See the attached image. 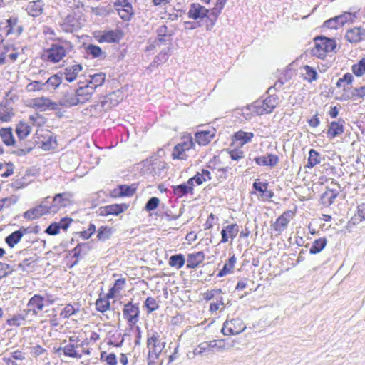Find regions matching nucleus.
<instances>
[{"instance_id":"f257e3e1","label":"nucleus","mask_w":365,"mask_h":365,"mask_svg":"<svg viewBox=\"0 0 365 365\" xmlns=\"http://www.w3.org/2000/svg\"><path fill=\"white\" fill-rule=\"evenodd\" d=\"M165 346V341H161L160 334L156 331L148 332L147 336V347L148 349V364L161 365L163 359L160 356Z\"/></svg>"},{"instance_id":"f03ea898","label":"nucleus","mask_w":365,"mask_h":365,"mask_svg":"<svg viewBox=\"0 0 365 365\" xmlns=\"http://www.w3.org/2000/svg\"><path fill=\"white\" fill-rule=\"evenodd\" d=\"M72 48L69 41L60 40L45 51V59L53 63H58L71 51Z\"/></svg>"},{"instance_id":"7ed1b4c3","label":"nucleus","mask_w":365,"mask_h":365,"mask_svg":"<svg viewBox=\"0 0 365 365\" xmlns=\"http://www.w3.org/2000/svg\"><path fill=\"white\" fill-rule=\"evenodd\" d=\"M279 103L277 96H269L264 100H257L249 106V109L257 115L270 113Z\"/></svg>"},{"instance_id":"20e7f679","label":"nucleus","mask_w":365,"mask_h":365,"mask_svg":"<svg viewBox=\"0 0 365 365\" xmlns=\"http://www.w3.org/2000/svg\"><path fill=\"white\" fill-rule=\"evenodd\" d=\"M314 44L315 46L312 51L313 55L322 59L326 57L327 53L334 51L336 47L334 39L322 36L314 38Z\"/></svg>"},{"instance_id":"39448f33","label":"nucleus","mask_w":365,"mask_h":365,"mask_svg":"<svg viewBox=\"0 0 365 365\" xmlns=\"http://www.w3.org/2000/svg\"><path fill=\"white\" fill-rule=\"evenodd\" d=\"M188 17L194 20H202L207 19L210 21V25H207V30H210L214 26L216 21H212L211 16H212V10L210 11L205 6L199 4H192L190 6Z\"/></svg>"},{"instance_id":"423d86ee","label":"nucleus","mask_w":365,"mask_h":365,"mask_svg":"<svg viewBox=\"0 0 365 365\" xmlns=\"http://www.w3.org/2000/svg\"><path fill=\"white\" fill-rule=\"evenodd\" d=\"M49 198L50 197L44 198V200L38 206L25 212L24 217L29 220H34L36 218L40 217L43 215L53 213V212H51V207L50 205H48Z\"/></svg>"},{"instance_id":"0eeeda50","label":"nucleus","mask_w":365,"mask_h":365,"mask_svg":"<svg viewBox=\"0 0 365 365\" xmlns=\"http://www.w3.org/2000/svg\"><path fill=\"white\" fill-rule=\"evenodd\" d=\"M246 329V326L243 324L240 319H233L226 320L222 329V333L224 335H236L239 334Z\"/></svg>"},{"instance_id":"6e6552de","label":"nucleus","mask_w":365,"mask_h":365,"mask_svg":"<svg viewBox=\"0 0 365 365\" xmlns=\"http://www.w3.org/2000/svg\"><path fill=\"white\" fill-rule=\"evenodd\" d=\"M73 195L71 192H63L56 194L53 198L52 203L50 205L51 212L56 213L61 207H64L71 203Z\"/></svg>"},{"instance_id":"1a4fd4ad","label":"nucleus","mask_w":365,"mask_h":365,"mask_svg":"<svg viewBox=\"0 0 365 365\" xmlns=\"http://www.w3.org/2000/svg\"><path fill=\"white\" fill-rule=\"evenodd\" d=\"M114 7L124 21H129L134 14L133 9L128 0H117Z\"/></svg>"},{"instance_id":"9d476101","label":"nucleus","mask_w":365,"mask_h":365,"mask_svg":"<svg viewBox=\"0 0 365 365\" xmlns=\"http://www.w3.org/2000/svg\"><path fill=\"white\" fill-rule=\"evenodd\" d=\"M294 217V212L291 210H287L283 212L272 225V229L277 232V235H280L284 232L288 225V223Z\"/></svg>"},{"instance_id":"9b49d317","label":"nucleus","mask_w":365,"mask_h":365,"mask_svg":"<svg viewBox=\"0 0 365 365\" xmlns=\"http://www.w3.org/2000/svg\"><path fill=\"white\" fill-rule=\"evenodd\" d=\"M139 313V308L136 304H133L131 302H129L124 306L123 316L131 326L138 322Z\"/></svg>"},{"instance_id":"f8f14e48","label":"nucleus","mask_w":365,"mask_h":365,"mask_svg":"<svg viewBox=\"0 0 365 365\" xmlns=\"http://www.w3.org/2000/svg\"><path fill=\"white\" fill-rule=\"evenodd\" d=\"M77 347L78 345L68 344L67 340H63L61 342V346L55 350V353L60 354L62 352L66 356L81 359L82 355L76 350Z\"/></svg>"},{"instance_id":"ddd939ff","label":"nucleus","mask_w":365,"mask_h":365,"mask_svg":"<svg viewBox=\"0 0 365 365\" xmlns=\"http://www.w3.org/2000/svg\"><path fill=\"white\" fill-rule=\"evenodd\" d=\"M127 209L125 204H113L108 206L101 207L97 213L100 216H108L110 215H118Z\"/></svg>"},{"instance_id":"4468645a","label":"nucleus","mask_w":365,"mask_h":365,"mask_svg":"<svg viewBox=\"0 0 365 365\" xmlns=\"http://www.w3.org/2000/svg\"><path fill=\"white\" fill-rule=\"evenodd\" d=\"M78 104H84L89 101L94 93V87L91 85L81 86L76 90Z\"/></svg>"},{"instance_id":"2eb2a0df","label":"nucleus","mask_w":365,"mask_h":365,"mask_svg":"<svg viewBox=\"0 0 365 365\" xmlns=\"http://www.w3.org/2000/svg\"><path fill=\"white\" fill-rule=\"evenodd\" d=\"M31 106L41 111L46 110L48 108L55 109L57 104L52 102L51 99L46 97L36 98L31 100Z\"/></svg>"},{"instance_id":"dca6fc26","label":"nucleus","mask_w":365,"mask_h":365,"mask_svg":"<svg viewBox=\"0 0 365 365\" xmlns=\"http://www.w3.org/2000/svg\"><path fill=\"white\" fill-rule=\"evenodd\" d=\"M239 232V226L237 224H232L227 226H225L222 231V239L220 242L226 243L228 242L229 237L233 240L236 237Z\"/></svg>"},{"instance_id":"f3484780","label":"nucleus","mask_w":365,"mask_h":365,"mask_svg":"<svg viewBox=\"0 0 365 365\" xmlns=\"http://www.w3.org/2000/svg\"><path fill=\"white\" fill-rule=\"evenodd\" d=\"M43 298L39 295H34L28 303V309L24 310V312H26L28 314L32 312L33 314L36 315L39 311L43 309Z\"/></svg>"},{"instance_id":"a211bd4d","label":"nucleus","mask_w":365,"mask_h":365,"mask_svg":"<svg viewBox=\"0 0 365 365\" xmlns=\"http://www.w3.org/2000/svg\"><path fill=\"white\" fill-rule=\"evenodd\" d=\"M215 135V130L214 128L198 131L195 133V140L200 145H206L212 140Z\"/></svg>"},{"instance_id":"6ab92c4d","label":"nucleus","mask_w":365,"mask_h":365,"mask_svg":"<svg viewBox=\"0 0 365 365\" xmlns=\"http://www.w3.org/2000/svg\"><path fill=\"white\" fill-rule=\"evenodd\" d=\"M258 165L274 167L279 161V157L274 154H268L267 156H259L255 158Z\"/></svg>"},{"instance_id":"aec40b11","label":"nucleus","mask_w":365,"mask_h":365,"mask_svg":"<svg viewBox=\"0 0 365 365\" xmlns=\"http://www.w3.org/2000/svg\"><path fill=\"white\" fill-rule=\"evenodd\" d=\"M82 70V66L81 64H73L71 66H67L64 69V72L61 75H64L65 78L68 82H72L75 81L78 76L79 73Z\"/></svg>"},{"instance_id":"412c9836","label":"nucleus","mask_w":365,"mask_h":365,"mask_svg":"<svg viewBox=\"0 0 365 365\" xmlns=\"http://www.w3.org/2000/svg\"><path fill=\"white\" fill-rule=\"evenodd\" d=\"M205 259V254L203 252H197L188 255L187 259V267L188 268H196Z\"/></svg>"},{"instance_id":"4be33fe9","label":"nucleus","mask_w":365,"mask_h":365,"mask_svg":"<svg viewBox=\"0 0 365 365\" xmlns=\"http://www.w3.org/2000/svg\"><path fill=\"white\" fill-rule=\"evenodd\" d=\"M365 36V31L360 27H355L349 30L346 34V38L351 43L359 42Z\"/></svg>"},{"instance_id":"5701e85b","label":"nucleus","mask_w":365,"mask_h":365,"mask_svg":"<svg viewBox=\"0 0 365 365\" xmlns=\"http://www.w3.org/2000/svg\"><path fill=\"white\" fill-rule=\"evenodd\" d=\"M60 104L64 107H71L78 105L76 91L65 93L60 100Z\"/></svg>"},{"instance_id":"b1692460","label":"nucleus","mask_w":365,"mask_h":365,"mask_svg":"<svg viewBox=\"0 0 365 365\" xmlns=\"http://www.w3.org/2000/svg\"><path fill=\"white\" fill-rule=\"evenodd\" d=\"M343 120L337 122H331L327 132V135L330 138H334L341 135L344 133Z\"/></svg>"},{"instance_id":"393cba45","label":"nucleus","mask_w":365,"mask_h":365,"mask_svg":"<svg viewBox=\"0 0 365 365\" xmlns=\"http://www.w3.org/2000/svg\"><path fill=\"white\" fill-rule=\"evenodd\" d=\"M43 3L41 0L30 2L26 8L28 14L32 16H38L42 14Z\"/></svg>"},{"instance_id":"a878e982","label":"nucleus","mask_w":365,"mask_h":365,"mask_svg":"<svg viewBox=\"0 0 365 365\" xmlns=\"http://www.w3.org/2000/svg\"><path fill=\"white\" fill-rule=\"evenodd\" d=\"M301 69L302 71V75L304 80L312 83L317 79L318 75L314 68L308 65H305L302 66Z\"/></svg>"},{"instance_id":"bb28decb","label":"nucleus","mask_w":365,"mask_h":365,"mask_svg":"<svg viewBox=\"0 0 365 365\" xmlns=\"http://www.w3.org/2000/svg\"><path fill=\"white\" fill-rule=\"evenodd\" d=\"M254 137V134L251 132H245L239 130L234 135V139L238 142L239 145H243L252 140Z\"/></svg>"},{"instance_id":"cd10ccee","label":"nucleus","mask_w":365,"mask_h":365,"mask_svg":"<svg viewBox=\"0 0 365 365\" xmlns=\"http://www.w3.org/2000/svg\"><path fill=\"white\" fill-rule=\"evenodd\" d=\"M14 113L11 107L6 105V103L0 104V121L8 122L11 120Z\"/></svg>"},{"instance_id":"c85d7f7f","label":"nucleus","mask_w":365,"mask_h":365,"mask_svg":"<svg viewBox=\"0 0 365 365\" xmlns=\"http://www.w3.org/2000/svg\"><path fill=\"white\" fill-rule=\"evenodd\" d=\"M121 36L120 33L116 31H109L105 32L100 38V41H105L107 43L117 42L120 39Z\"/></svg>"},{"instance_id":"c756f323","label":"nucleus","mask_w":365,"mask_h":365,"mask_svg":"<svg viewBox=\"0 0 365 365\" xmlns=\"http://www.w3.org/2000/svg\"><path fill=\"white\" fill-rule=\"evenodd\" d=\"M23 235L24 232L21 230H16L6 237V242L10 247H14L21 240Z\"/></svg>"},{"instance_id":"7c9ffc66","label":"nucleus","mask_w":365,"mask_h":365,"mask_svg":"<svg viewBox=\"0 0 365 365\" xmlns=\"http://www.w3.org/2000/svg\"><path fill=\"white\" fill-rule=\"evenodd\" d=\"M0 136L6 145H12L14 138L11 128H2L0 130Z\"/></svg>"},{"instance_id":"2f4dec72","label":"nucleus","mask_w":365,"mask_h":365,"mask_svg":"<svg viewBox=\"0 0 365 365\" xmlns=\"http://www.w3.org/2000/svg\"><path fill=\"white\" fill-rule=\"evenodd\" d=\"M27 314L28 313L24 311L21 314H15L7 320V324L9 326H21L25 321Z\"/></svg>"},{"instance_id":"473e14b6","label":"nucleus","mask_w":365,"mask_h":365,"mask_svg":"<svg viewBox=\"0 0 365 365\" xmlns=\"http://www.w3.org/2000/svg\"><path fill=\"white\" fill-rule=\"evenodd\" d=\"M235 341H232L231 344L226 345L224 342V340H212L210 341V346L211 349L216 348L218 351H222L224 350H227L230 348L234 347Z\"/></svg>"},{"instance_id":"72a5a7b5","label":"nucleus","mask_w":365,"mask_h":365,"mask_svg":"<svg viewBox=\"0 0 365 365\" xmlns=\"http://www.w3.org/2000/svg\"><path fill=\"white\" fill-rule=\"evenodd\" d=\"M185 257L182 254L172 255L169 259V265L180 269L185 264Z\"/></svg>"},{"instance_id":"f704fd0d","label":"nucleus","mask_w":365,"mask_h":365,"mask_svg":"<svg viewBox=\"0 0 365 365\" xmlns=\"http://www.w3.org/2000/svg\"><path fill=\"white\" fill-rule=\"evenodd\" d=\"M327 240L326 238H319L313 242V244L309 249L311 254H317L320 252L326 246Z\"/></svg>"},{"instance_id":"c9c22d12","label":"nucleus","mask_w":365,"mask_h":365,"mask_svg":"<svg viewBox=\"0 0 365 365\" xmlns=\"http://www.w3.org/2000/svg\"><path fill=\"white\" fill-rule=\"evenodd\" d=\"M320 163V155L314 149H311L309 152L308 162L306 165L308 168H312Z\"/></svg>"},{"instance_id":"e433bc0d","label":"nucleus","mask_w":365,"mask_h":365,"mask_svg":"<svg viewBox=\"0 0 365 365\" xmlns=\"http://www.w3.org/2000/svg\"><path fill=\"white\" fill-rule=\"evenodd\" d=\"M193 179H195V182L200 185L204 182L211 180L210 172L206 169H202L201 173H197V174L193 177Z\"/></svg>"},{"instance_id":"4c0bfd02","label":"nucleus","mask_w":365,"mask_h":365,"mask_svg":"<svg viewBox=\"0 0 365 365\" xmlns=\"http://www.w3.org/2000/svg\"><path fill=\"white\" fill-rule=\"evenodd\" d=\"M193 188L191 186H188L187 184H180L173 187V192L175 195L180 197L185 194L192 192Z\"/></svg>"},{"instance_id":"58836bf2","label":"nucleus","mask_w":365,"mask_h":365,"mask_svg":"<svg viewBox=\"0 0 365 365\" xmlns=\"http://www.w3.org/2000/svg\"><path fill=\"white\" fill-rule=\"evenodd\" d=\"M211 347L210 346V341H204L200 343L197 347H195L192 353V356L202 355L205 353L211 351Z\"/></svg>"},{"instance_id":"ea45409f","label":"nucleus","mask_w":365,"mask_h":365,"mask_svg":"<svg viewBox=\"0 0 365 365\" xmlns=\"http://www.w3.org/2000/svg\"><path fill=\"white\" fill-rule=\"evenodd\" d=\"M31 132V128L24 123H20L17 125L16 133L20 139L25 138Z\"/></svg>"},{"instance_id":"a19ab883","label":"nucleus","mask_w":365,"mask_h":365,"mask_svg":"<svg viewBox=\"0 0 365 365\" xmlns=\"http://www.w3.org/2000/svg\"><path fill=\"white\" fill-rule=\"evenodd\" d=\"M80 311L79 306L75 307L72 304H66L64 309L61 312L60 315L64 319L69 318L71 316L76 314Z\"/></svg>"},{"instance_id":"79ce46f5","label":"nucleus","mask_w":365,"mask_h":365,"mask_svg":"<svg viewBox=\"0 0 365 365\" xmlns=\"http://www.w3.org/2000/svg\"><path fill=\"white\" fill-rule=\"evenodd\" d=\"M91 79L87 85H91L94 87V90L101 86L105 81V74L103 73H96L91 76Z\"/></svg>"},{"instance_id":"37998d69","label":"nucleus","mask_w":365,"mask_h":365,"mask_svg":"<svg viewBox=\"0 0 365 365\" xmlns=\"http://www.w3.org/2000/svg\"><path fill=\"white\" fill-rule=\"evenodd\" d=\"M61 83V77L59 74H55L51 76L43 84L47 86L48 88L56 89Z\"/></svg>"},{"instance_id":"c03bdc74","label":"nucleus","mask_w":365,"mask_h":365,"mask_svg":"<svg viewBox=\"0 0 365 365\" xmlns=\"http://www.w3.org/2000/svg\"><path fill=\"white\" fill-rule=\"evenodd\" d=\"M136 190V187L135 185H123L119 186L118 187V193L119 196H131L134 194Z\"/></svg>"},{"instance_id":"a18cd8bd","label":"nucleus","mask_w":365,"mask_h":365,"mask_svg":"<svg viewBox=\"0 0 365 365\" xmlns=\"http://www.w3.org/2000/svg\"><path fill=\"white\" fill-rule=\"evenodd\" d=\"M112 235V229L108 227L101 226L98 231L97 237L98 240L106 241L108 240Z\"/></svg>"},{"instance_id":"49530a36","label":"nucleus","mask_w":365,"mask_h":365,"mask_svg":"<svg viewBox=\"0 0 365 365\" xmlns=\"http://www.w3.org/2000/svg\"><path fill=\"white\" fill-rule=\"evenodd\" d=\"M177 145L182 147L186 152L190 150L194 146L192 136L190 135L183 136L181 142L177 144Z\"/></svg>"},{"instance_id":"de8ad7c7","label":"nucleus","mask_w":365,"mask_h":365,"mask_svg":"<svg viewBox=\"0 0 365 365\" xmlns=\"http://www.w3.org/2000/svg\"><path fill=\"white\" fill-rule=\"evenodd\" d=\"M351 70L356 76H361L365 73V58L361 59L358 63L352 66Z\"/></svg>"},{"instance_id":"09e8293b","label":"nucleus","mask_w":365,"mask_h":365,"mask_svg":"<svg viewBox=\"0 0 365 365\" xmlns=\"http://www.w3.org/2000/svg\"><path fill=\"white\" fill-rule=\"evenodd\" d=\"M227 0H217L215 7L212 9V16L211 18L212 21H216L220 14Z\"/></svg>"},{"instance_id":"8fccbe9b","label":"nucleus","mask_w":365,"mask_h":365,"mask_svg":"<svg viewBox=\"0 0 365 365\" xmlns=\"http://www.w3.org/2000/svg\"><path fill=\"white\" fill-rule=\"evenodd\" d=\"M96 309L101 312H105L110 308V302L106 298H99L96 302Z\"/></svg>"},{"instance_id":"3c124183","label":"nucleus","mask_w":365,"mask_h":365,"mask_svg":"<svg viewBox=\"0 0 365 365\" xmlns=\"http://www.w3.org/2000/svg\"><path fill=\"white\" fill-rule=\"evenodd\" d=\"M172 156L174 159H181V160H185L187 158V155L186 154V151L178 145H175Z\"/></svg>"},{"instance_id":"603ef678","label":"nucleus","mask_w":365,"mask_h":365,"mask_svg":"<svg viewBox=\"0 0 365 365\" xmlns=\"http://www.w3.org/2000/svg\"><path fill=\"white\" fill-rule=\"evenodd\" d=\"M145 306L148 309V312L151 313L155 310H157L159 307L158 304L157 303L155 299L153 297H149L146 299L145 302Z\"/></svg>"},{"instance_id":"864d4df0","label":"nucleus","mask_w":365,"mask_h":365,"mask_svg":"<svg viewBox=\"0 0 365 365\" xmlns=\"http://www.w3.org/2000/svg\"><path fill=\"white\" fill-rule=\"evenodd\" d=\"M355 18V15L349 13V12H345L344 14L337 16L336 20L339 21L340 26H342L346 23L349 21H352Z\"/></svg>"},{"instance_id":"5fc2aeb1","label":"nucleus","mask_w":365,"mask_h":365,"mask_svg":"<svg viewBox=\"0 0 365 365\" xmlns=\"http://www.w3.org/2000/svg\"><path fill=\"white\" fill-rule=\"evenodd\" d=\"M43 86H44V84L42 83L41 81H32V82L29 83L26 86V89L29 92H35V91H38L43 90Z\"/></svg>"},{"instance_id":"6e6d98bb","label":"nucleus","mask_w":365,"mask_h":365,"mask_svg":"<svg viewBox=\"0 0 365 365\" xmlns=\"http://www.w3.org/2000/svg\"><path fill=\"white\" fill-rule=\"evenodd\" d=\"M354 80L353 76L351 73H346L344 76L339 78L336 83V86L339 88L344 87L345 83L349 85L352 83Z\"/></svg>"},{"instance_id":"4d7b16f0","label":"nucleus","mask_w":365,"mask_h":365,"mask_svg":"<svg viewBox=\"0 0 365 365\" xmlns=\"http://www.w3.org/2000/svg\"><path fill=\"white\" fill-rule=\"evenodd\" d=\"M101 359H104L108 365H116L117 359L114 354H106V352L101 354Z\"/></svg>"},{"instance_id":"13d9d810","label":"nucleus","mask_w":365,"mask_h":365,"mask_svg":"<svg viewBox=\"0 0 365 365\" xmlns=\"http://www.w3.org/2000/svg\"><path fill=\"white\" fill-rule=\"evenodd\" d=\"M160 200L158 197H151L145 205V209L148 211L154 210L158 206Z\"/></svg>"},{"instance_id":"bf43d9fd","label":"nucleus","mask_w":365,"mask_h":365,"mask_svg":"<svg viewBox=\"0 0 365 365\" xmlns=\"http://www.w3.org/2000/svg\"><path fill=\"white\" fill-rule=\"evenodd\" d=\"M324 26L331 29H337L340 26L339 21L336 20V16L331 18L324 23Z\"/></svg>"},{"instance_id":"052dcab7","label":"nucleus","mask_w":365,"mask_h":365,"mask_svg":"<svg viewBox=\"0 0 365 365\" xmlns=\"http://www.w3.org/2000/svg\"><path fill=\"white\" fill-rule=\"evenodd\" d=\"M88 52L93 57H99L102 54L100 47L94 45H89L87 48Z\"/></svg>"},{"instance_id":"680f3d73","label":"nucleus","mask_w":365,"mask_h":365,"mask_svg":"<svg viewBox=\"0 0 365 365\" xmlns=\"http://www.w3.org/2000/svg\"><path fill=\"white\" fill-rule=\"evenodd\" d=\"M96 226L93 224H90L87 230L81 232V236L84 239H88L95 232Z\"/></svg>"},{"instance_id":"e2e57ef3","label":"nucleus","mask_w":365,"mask_h":365,"mask_svg":"<svg viewBox=\"0 0 365 365\" xmlns=\"http://www.w3.org/2000/svg\"><path fill=\"white\" fill-rule=\"evenodd\" d=\"M230 157L233 160H239L244 158V153L240 150H232L229 151Z\"/></svg>"},{"instance_id":"0e129e2a","label":"nucleus","mask_w":365,"mask_h":365,"mask_svg":"<svg viewBox=\"0 0 365 365\" xmlns=\"http://www.w3.org/2000/svg\"><path fill=\"white\" fill-rule=\"evenodd\" d=\"M234 267L231 265H230L227 262L223 266V268L218 272L217 277H222L225 275H227L229 273H231L232 272V269Z\"/></svg>"},{"instance_id":"69168bd1","label":"nucleus","mask_w":365,"mask_h":365,"mask_svg":"<svg viewBox=\"0 0 365 365\" xmlns=\"http://www.w3.org/2000/svg\"><path fill=\"white\" fill-rule=\"evenodd\" d=\"M46 232L51 235H55L59 232V228L57 223L51 224L47 229Z\"/></svg>"},{"instance_id":"338daca9","label":"nucleus","mask_w":365,"mask_h":365,"mask_svg":"<svg viewBox=\"0 0 365 365\" xmlns=\"http://www.w3.org/2000/svg\"><path fill=\"white\" fill-rule=\"evenodd\" d=\"M352 96L359 98L365 96V86L360 88H355L352 91Z\"/></svg>"},{"instance_id":"774afa93","label":"nucleus","mask_w":365,"mask_h":365,"mask_svg":"<svg viewBox=\"0 0 365 365\" xmlns=\"http://www.w3.org/2000/svg\"><path fill=\"white\" fill-rule=\"evenodd\" d=\"M125 279L120 278L115 281L114 285L113 286V289L115 290L117 292H119L125 285Z\"/></svg>"}]
</instances>
